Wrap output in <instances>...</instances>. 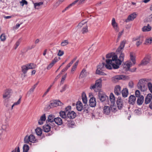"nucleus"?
I'll use <instances>...</instances> for the list:
<instances>
[{
  "label": "nucleus",
  "mask_w": 152,
  "mask_h": 152,
  "mask_svg": "<svg viewBox=\"0 0 152 152\" xmlns=\"http://www.w3.org/2000/svg\"><path fill=\"white\" fill-rule=\"evenodd\" d=\"M136 97L133 95H131L129 97V103L130 104L133 105L135 103Z\"/></svg>",
  "instance_id": "16"
},
{
  "label": "nucleus",
  "mask_w": 152,
  "mask_h": 152,
  "mask_svg": "<svg viewBox=\"0 0 152 152\" xmlns=\"http://www.w3.org/2000/svg\"><path fill=\"white\" fill-rule=\"evenodd\" d=\"M58 78H59V76L58 75L57 76H56V78H55V79L54 80V81L53 82L52 84L47 89L46 91L44 93V95L43 96V97L44 96H45L47 94V93L50 90V89L51 87L53 85L54 83L55 82L57 81V80Z\"/></svg>",
  "instance_id": "27"
},
{
  "label": "nucleus",
  "mask_w": 152,
  "mask_h": 152,
  "mask_svg": "<svg viewBox=\"0 0 152 152\" xmlns=\"http://www.w3.org/2000/svg\"><path fill=\"white\" fill-rule=\"evenodd\" d=\"M87 22V20H83L79 23L77 26L78 28H81L84 25L86 24Z\"/></svg>",
  "instance_id": "39"
},
{
  "label": "nucleus",
  "mask_w": 152,
  "mask_h": 152,
  "mask_svg": "<svg viewBox=\"0 0 152 152\" xmlns=\"http://www.w3.org/2000/svg\"><path fill=\"white\" fill-rule=\"evenodd\" d=\"M137 16V14L136 13L134 12L128 16L127 19H126L125 21L127 22L132 21Z\"/></svg>",
  "instance_id": "11"
},
{
  "label": "nucleus",
  "mask_w": 152,
  "mask_h": 152,
  "mask_svg": "<svg viewBox=\"0 0 152 152\" xmlns=\"http://www.w3.org/2000/svg\"><path fill=\"white\" fill-rule=\"evenodd\" d=\"M28 69H32L35 68L36 65L33 63L28 64L26 65Z\"/></svg>",
  "instance_id": "40"
},
{
  "label": "nucleus",
  "mask_w": 152,
  "mask_h": 152,
  "mask_svg": "<svg viewBox=\"0 0 152 152\" xmlns=\"http://www.w3.org/2000/svg\"><path fill=\"white\" fill-rule=\"evenodd\" d=\"M89 109V107L87 104H85L83 107L82 110H83V113L85 114L88 113V110Z\"/></svg>",
  "instance_id": "31"
},
{
  "label": "nucleus",
  "mask_w": 152,
  "mask_h": 152,
  "mask_svg": "<svg viewBox=\"0 0 152 152\" xmlns=\"http://www.w3.org/2000/svg\"><path fill=\"white\" fill-rule=\"evenodd\" d=\"M137 98V104L138 105H141L144 102V97L142 95L140 97Z\"/></svg>",
  "instance_id": "19"
},
{
  "label": "nucleus",
  "mask_w": 152,
  "mask_h": 152,
  "mask_svg": "<svg viewBox=\"0 0 152 152\" xmlns=\"http://www.w3.org/2000/svg\"><path fill=\"white\" fill-rule=\"evenodd\" d=\"M151 56L150 55H146L143 59L141 63L139 66H145L149 63L151 61Z\"/></svg>",
  "instance_id": "5"
},
{
  "label": "nucleus",
  "mask_w": 152,
  "mask_h": 152,
  "mask_svg": "<svg viewBox=\"0 0 152 152\" xmlns=\"http://www.w3.org/2000/svg\"><path fill=\"white\" fill-rule=\"evenodd\" d=\"M98 96L100 100L103 102L106 99H108V97L102 92H99L98 93Z\"/></svg>",
  "instance_id": "10"
},
{
  "label": "nucleus",
  "mask_w": 152,
  "mask_h": 152,
  "mask_svg": "<svg viewBox=\"0 0 152 152\" xmlns=\"http://www.w3.org/2000/svg\"><path fill=\"white\" fill-rule=\"evenodd\" d=\"M130 59L133 62V64H135L136 63L135 57L133 55L132 53H130Z\"/></svg>",
  "instance_id": "48"
},
{
  "label": "nucleus",
  "mask_w": 152,
  "mask_h": 152,
  "mask_svg": "<svg viewBox=\"0 0 152 152\" xmlns=\"http://www.w3.org/2000/svg\"><path fill=\"white\" fill-rule=\"evenodd\" d=\"M105 64L104 63L100 64L97 66V69L102 71H104L106 68L105 67Z\"/></svg>",
  "instance_id": "25"
},
{
  "label": "nucleus",
  "mask_w": 152,
  "mask_h": 152,
  "mask_svg": "<svg viewBox=\"0 0 152 152\" xmlns=\"http://www.w3.org/2000/svg\"><path fill=\"white\" fill-rule=\"evenodd\" d=\"M128 76L124 75H117L115 76L112 78V81L116 83L120 80H125L128 78Z\"/></svg>",
  "instance_id": "4"
},
{
  "label": "nucleus",
  "mask_w": 152,
  "mask_h": 152,
  "mask_svg": "<svg viewBox=\"0 0 152 152\" xmlns=\"http://www.w3.org/2000/svg\"><path fill=\"white\" fill-rule=\"evenodd\" d=\"M29 137L31 142L35 143L38 141L36 139L35 137L33 134H30L29 136Z\"/></svg>",
  "instance_id": "33"
},
{
  "label": "nucleus",
  "mask_w": 152,
  "mask_h": 152,
  "mask_svg": "<svg viewBox=\"0 0 152 152\" xmlns=\"http://www.w3.org/2000/svg\"><path fill=\"white\" fill-rule=\"evenodd\" d=\"M71 106H68L66 108H65V111L66 113L67 112L69 111V110H70L71 109Z\"/></svg>",
  "instance_id": "59"
},
{
  "label": "nucleus",
  "mask_w": 152,
  "mask_h": 152,
  "mask_svg": "<svg viewBox=\"0 0 152 152\" xmlns=\"http://www.w3.org/2000/svg\"><path fill=\"white\" fill-rule=\"evenodd\" d=\"M35 85H34L31 88L28 92V94H29L32 93L34 91V89L36 88Z\"/></svg>",
  "instance_id": "54"
},
{
  "label": "nucleus",
  "mask_w": 152,
  "mask_h": 152,
  "mask_svg": "<svg viewBox=\"0 0 152 152\" xmlns=\"http://www.w3.org/2000/svg\"><path fill=\"white\" fill-rule=\"evenodd\" d=\"M102 80L101 79H99L97 80L96 81V83L95 85H93L90 87L91 89H94V90L96 91V90L98 88H101L102 87Z\"/></svg>",
  "instance_id": "7"
},
{
  "label": "nucleus",
  "mask_w": 152,
  "mask_h": 152,
  "mask_svg": "<svg viewBox=\"0 0 152 152\" xmlns=\"http://www.w3.org/2000/svg\"><path fill=\"white\" fill-rule=\"evenodd\" d=\"M114 53H108L106 55V58H112L113 57L115 56L116 54H115Z\"/></svg>",
  "instance_id": "44"
},
{
  "label": "nucleus",
  "mask_w": 152,
  "mask_h": 152,
  "mask_svg": "<svg viewBox=\"0 0 152 152\" xmlns=\"http://www.w3.org/2000/svg\"><path fill=\"white\" fill-rule=\"evenodd\" d=\"M66 76V74L62 76V78L61 80V81L60 83V84H63L64 83V80Z\"/></svg>",
  "instance_id": "53"
},
{
  "label": "nucleus",
  "mask_w": 152,
  "mask_h": 152,
  "mask_svg": "<svg viewBox=\"0 0 152 152\" xmlns=\"http://www.w3.org/2000/svg\"><path fill=\"white\" fill-rule=\"evenodd\" d=\"M30 142V139L29 137V136L27 135L25 136L24 138V143H28L29 142Z\"/></svg>",
  "instance_id": "51"
},
{
  "label": "nucleus",
  "mask_w": 152,
  "mask_h": 152,
  "mask_svg": "<svg viewBox=\"0 0 152 152\" xmlns=\"http://www.w3.org/2000/svg\"><path fill=\"white\" fill-rule=\"evenodd\" d=\"M60 58L59 57H55L53 60L51 62L48 66L47 69H50L58 61L60 60Z\"/></svg>",
  "instance_id": "12"
},
{
  "label": "nucleus",
  "mask_w": 152,
  "mask_h": 152,
  "mask_svg": "<svg viewBox=\"0 0 152 152\" xmlns=\"http://www.w3.org/2000/svg\"><path fill=\"white\" fill-rule=\"evenodd\" d=\"M81 31L83 34L87 33L88 32V26L87 24L86 26L83 27Z\"/></svg>",
  "instance_id": "37"
},
{
  "label": "nucleus",
  "mask_w": 152,
  "mask_h": 152,
  "mask_svg": "<svg viewBox=\"0 0 152 152\" xmlns=\"http://www.w3.org/2000/svg\"><path fill=\"white\" fill-rule=\"evenodd\" d=\"M64 122L66 124H67L69 126H70V125H74L75 124V122L74 121H72L71 119H67Z\"/></svg>",
  "instance_id": "29"
},
{
  "label": "nucleus",
  "mask_w": 152,
  "mask_h": 152,
  "mask_svg": "<svg viewBox=\"0 0 152 152\" xmlns=\"http://www.w3.org/2000/svg\"><path fill=\"white\" fill-rule=\"evenodd\" d=\"M126 42L125 40L121 41L116 50L117 55L113 57L112 59H107L106 60V64H105V67L106 69H111L112 67L115 69L119 68L120 66L124 60L125 55L123 51Z\"/></svg>",
  "instance_id": "1"
},
{
  "label": "nucleus",
  "mask_w": 152,
  "mask_h": 152,
  "mask_svg": "<svg viewBox=\"0 0 152 152\" xmlns=\"http://www.w3.org/2000/svg\"><path fill=\"white\" fill-rule=\"evenodd\" d=\"M64 54V52L63 51H61L59 50L58 51V55L59 56H61Z\"/></svg>",
  "instance_id": "57"
},
{
  "label": "nucleus",
  "mask_w": 152,
  "mask_h": 152,
  "mask_svg": "<svg viewBox=\"0 0 152 152\" xmlns=\"http://www.w3.org/2000/svg\"><path fill=\"white\" fill-rule=\"evenodd\" d=\"M55 119V118L54 115L50 114L48 116V119L46 120V123L48 124L50 122L52 123V122H54Z\"/></svg>",
  "instance_id": "15"
},
{
  "label": "nucleus",
  "mask_w": 152,
  "mask_h": 152,
  "mask_svg": "<svg viewBox=\"0 0 152 152\" xmlns=\"http://www.w3.org/2000/svg\"><path fill=\"white\" fill-rule=\"evenodd\" d=\"M76 116V114L73 111H69L67 114L68 119H73L75 118Z\"/></svg>",
  "instance_id": "13"
},
{
  "label": "nucleus",
  "mask_w": 152,
  "mask_h": 152,
  "mask_svg": "<svg viewBox=\"0 0 152 152\" xmlns=\"http://www.w3.org/2000/svg\"><path fill=\"white\" fill-rule=\"evenodd\" d=\"M149 80L148 79L145 78L140 80L137 84L138 89L142 92L146 91L147 89V83L148 82Z\"/></svg>",
  "instance_id": "2"
},
{
  "label": "nucleus",
  "mask_w": 152,
  "mask_h": 152,
  "mask_svg": "<svg viewBox=\"0 0 152 152\" xmlns=\"http://www.w3.org/2000/svg\"><path fill=\"white\" fill-rule=\"evenodd\" d=\"M88 73L86 72V69H83L80 74V77L81 78H83L86 77Z\"/></svg>",
  "instance_id": "36"
},
{
  "label": "nucleus",
  "mask_w": 152,
  "mask_h": 152,
  "mask_svg": "<svg viewBox=\"0 0 152 152\" xmlns=\"http://www.w3.org/2000/svg\"><path fill=\"white\" fill-rule=\"evenodd\" d=\"M21 96L20 98L19 99H18V101L17 102H15L14 104V105H17L19 104L20 103V102L21 101Z\"/></svg>",
  "instance_id": "63"
},
{
  "label": "nucleus",
  "mask_w": 152,
  "mask_h": 152,
  "mask_svg": "<svg viewBox=\"0 0 152 152\" xmlns=\"http://www.w3.org/2000/svg\"><path fill=\"white\" fill-rule=\"evenodd\" d=\"M133 41H137L136 45L137 47H139L141 44L144 40L143 37L142 36H140L136 37L134 38L133 39Z\"/></svg>",
  "instance_id": "6"
},
{
  "label": "nucleus",
  "mask_w": 152,
  "mask_h": 152,
  "mask_svg": "<svg viewBox=\"0 0 152 152\" xmlns=\"http://www.w3.org/2000/svg\"><path fill=\"white\" fill-rule=\"evenodd\" d=\"M66 87L67 85L66 84L64 85L62 87V89L60 90V92H62L66 90Z\"/></svg>",
  "instance_id": "62"
},
{
  "label": "nucleus",
  "mask_w": 152,
  "mask_h": 152,
  "mask_svg": "<svg viewBox=\"0 0 152 152\" xmlns=\"http://www.w3.org/2000/svg\"><path fill=\"white\" fill-rule=\"evenodd\" d=\"M54 122L57 124L58 125H61L63 124L62 120L59 117L55 118Z\"/></svg>",
  "instance_id": "32"
},
{
  "label": "nucleus",
  "mask_w": 152,
  "mask_h": 152,
  "mask_svg": "<svg viewBox=\"0 0 152 152\" xmlns=\"http://www.w3.org/2000/svg\"><path fill=\"white\" fill-rule=\"evenodd\" d=\"M122 94L124 97H127L128 94V91L127 88H124L122 91Z\"/></svg>",
  "instance_id": "34"
},
{
  "label": "nucleus",
  "mask_w": 152,
  "mask_h": 152,
  "mask_svg": "<svg viewBox=\"0 0 152 152\" xmlns=\"http://www.w3.org/2000/svg\"><path fill=\"white\" fill-rule=\"evenodd\" d=\"M69 43L68 40H65L63 41L61 43V45L62 46H65Z\"/></svg>",
  "instance_id": "47"
},
{
  "label": "nucleus",
  "mask_w": 152,
  "mask_h": 152,
  "mask_svg": "<svg viewBox=\"0 0 152 152\" xmlns=\"http://www.w3.org/2000/svg\"><path fill=\"white\" fill-rule=\"evenodd\" d=\"M121 87L119 85L116 86L114 89V93L115 95H118L121 94Z\"/></svg>",
  "instance_id": "20"
},
{
  "label": "nucleus",
  "mask_w": 152,
  "mask_h": 152,
  "mask_svg": "<svg viewBox=\"0 0 152 152\" xmlns=\"http://www.w3.org/2000/svg\"><path fill=\"white\" fill-rule=\"evenodd\" d=\"M135 96L137 97H140L142 95H140V91L138 90H137L135 92Z\"/></svg>",
  "instance_id": "55"
},
{
  "label": "nucleus",
  "mask_w": 152,
  "mask_h": 152,
  "mask_svg": "<svg viewBox=\"0 0 152 152\" xmlns=\"http://www.w3.org/2000/svg\"><path fill=\"white\" fill-rule=\"evenodd\" d=\"M46 119V117L45 114H44L42 115L40 118V119L38 121V124L39 125H42L43 124L44 121H45Z\"/></svg>",
  "instance_id": "24"
},
{
  "label": "nucleus",
  "mask_w": 152,
  "mask_h": 152,
  "mask_svg": "<svg viewBox=\"0 0 152 152\" xmlns=\"http://www.w3.org/2000/svg\"><path fill=\"white\" fill-rule=\"evenodd\" d=\"M85 0H76L73 2L72 3L70 4L68 6L66 7L62 11V12H64L66 10H67L69 8H70L72 6L75 5V4H76L77 2H78V4H82L83 3L84 1Z\"/></svg>",
  "instance_id": "9"
},
{
  "label": "nucleus",
  "mask_w": 152,
  "mask_h": 152,
  "mask_svg": "<svg viewBox=\"0 0 152 152\" xmlns=\"http://www.w3.org/2000/svg\"><path fill=\"white\" fill-rule=\"evenodd\" d=\"M89 105L91 107H95L96 104V98L93 97H91L89 100Z\"/></svg>",
  "instance_id": "14"
},
{
  "label": "nucleus",
  "mask_w": 152,
  "mask_h": 152,
  "mask_svg": "<svg viewBox=\"0 0 152 152\" xmlns=\"http://www.w3.org/2000/svg\"><path fill=\"white\" fill-rule=\"evenodd\" d=\"M102 71H101L100 70L97 69L96 71V74L98 75L103 76L106 75L107 74L104 72H102Z\"/></svg>",
  "instance_id": "43"
},
{
  "label": "nucleus",
  "mask_w": 152,
  "mask_h": 152,
  "mask_svg": "<svg viewBox=\"0 0 152 152\" xmlns=\"http://www.w3.org/2000/svg\"><path fill=\"white\" fill-rule=\"evenodd\" d=\"M110 107L108 106H105L104 107L103 112L106 115H109L110 112Z\"/></svg>",
  "instance_id": "26"
},
{
  "label": "nucleus",
  "mask_w": 152,
  "mask_h": 152,
  "mask_svg": "<svg viewBox=\"0 0 152 152\" xmlns=\"http://www.w3.org/2000/svg\"><path fill=\"white\" fill-rule=\"evenodd\" d=\"M76 109L78 111H81L82 110L83 105L82 103L80 101H78L76 104Z\"/></svg>",
  "instance_id": "21"
},
{
  "label": "nucleus",
  "mask_w": 152,
  "mask_h": 152,
  "mask_svg": "<svg viewBox=\"0 0 152 152\" xmlns=\"http://www.w3.org/2000/svg\"><path fill=\"white\" fill-rule=\"evenodd\" d=\"M115 30V31L116 32H118L119 31V29L118 27V24L117 23H116V24H114L113 25H112Z\"/></svg>",
  "instance_id": "50"
},
{
  "label": "nucleus",
  "mask_w": 152,
  "mask_h": 152,
  "mask_svg": "<svg viewBox=\"0 0 152 152\" xmlns=\"http://www.w3.org/2000/svg\"><path fill=\"white\" fill-rule=\"evenodd\" d=\"M152 42V38H150L147 39L145 40V42L144 43V44L148 45V44H151Z\"/></svg>",
  "instance_id": "49"
},
{
  "label": "nucleus",
  "mask_w": 152,
  "mask_h": 152,
  "mask_svg": "<svg viewBox=\"0 0 152 152\" xmlns=\"http://www.w3.org/2000/svg\"><path fill=\"white\" fill-rule=\"evenodd\" d=\"M20 3H22V6H23L24 4L27 5L28 4V2L26 0H22V1L20 2Z\"/></svg>",
  "instance_id": "60"
},
{
  "label": "nucleus",
  "mask_w": 152,
  "mask_h": 152,
  "mask_svg": "<svg viewBox=\"0 0 152 152\" xmlns=\"http://www.w3.org/2000/svg\"><path fill=\"white\" fill-rule=\"evenodd\" d=\"M11 91V89H7L4 91L3 97L5 101L6 100V99H8L10 97Z\"/></svg>",
  "instance_id": "8"
},
{
  "label": "nucleus",
  "mask_w": 152,
  "mask_h": 152,
  "mask_svg": "<svg viewBox=\"0 0 152 152\" xmlns=\"http://www.w3.org/2000/svg\"><path fill=\"white\" fill-rule=\"evenodd\" d=\"M36 134L38 136L41 135L42 134V131L41 128L37 127L35 130Z\"/></svg>",
  "instance_id": "38"
},
{
  "label": "nucleus",
  "mask_w": 152,
  "mask_h": 152,
  "mask_svg": "<svg viewBox=\"0 0 152 152\" xmlns=\"http://www.w3.org/2000/svg\"><path fill=\"white\" fill-rule=\"evenodd\" d=\"M133 85L134 84L132 81L130 82L129 83V86L131 88L133 87Z\"/></svg>",
  "instance_id": "64"
},
{
  "label": "nucleus",
  "mask_w": 152,
  "mask_h": 152,
  "mask_svg": "<svg viewBox=\"0 0 152 152\" xmlns=\"http://www.w3.org/2000/svg\"><path fill=\"white\" fill-rule=\"evenodd\" d=\"M66 112L65 111H61L60 112V116L64 119V121L67 119H68L67 115H66Z\"/></svg>",
  "instance_id": "28"
},
{
  "label": "nucleus",
  "mask_w": 152,
  "mask_h": 152,
  "mask_svg": "<svg viewBox=\"0 0 152 152\" xmlns=\"http://www.w3.org/2000/svg\"><path fill=\"white\" fill-rule=\"evenodd\" d=\"M43 3L42 2H40L39 3H36L34 4V6L36 8L38 9L37 7H39L41 5H42L43 4Z\"/></svg>",
  "instance_id": "52"
},
{
  "label": "nucleus",
  "mask_w": 152,
  "mask_h": 152,
  "mask_svg": "<svg viewBox=\"0 0 152 152\" xmlns=\"http://www.w3.org/2000/svg\"><path fill=\"white\" fill-rule=\"evenodd\" d=\"M152 99V94H148L145 98V103L146 104H149L151 101Z\"/></svg>",
  "instance_id": "17"
},
{
  "label": "nucleus",
  "mask_w": 152,
  "mask_h": 152,
  "mask_svg": "<svg viewBox=\"0 0 152 152\" xmlns=\"http://www.w3.org/2000/svg\"><path fill=\"white\" fill-rule=\"evenodd\" d=\"M29 149V147L27 144H25L23 147V152H27Z\"/></svg>",
  "instance_id": "42"
},
{
  "label": "nucleus",
  "mask_w": 152,
  "mask_h": 152,
  "mask_svg": "<svg viewBox=\"0 0 152 152\" xmlns=\"http://www.w3.org/2000/svg\"><path fill=\"white\" fill-rule=\"evenodd\" d=\"M51 125L50 124L45 125L43 126V130L44 132H48L50 130L51 127L50 125Z\"/></svg>",
  "instance_id": "23"
},
{
  "label": "nucleus",
  "mask_w": 152,
  "mask_h": 152,
  "mask_svg": "<svg viewBox=\"0 0 152 152\" xmlns=\"http://www.w3.org/2000/svg\"><path fill=\"white\" fill-rule=\"evenodd\" d=\"M82 97L83 103L85 104H86L87 102V99L86 94L84 92L82 93Z\"/></svg>",
  "instance_id": "35"
},
{
  "label": "nucleus",
  "mask_w": 152,
  "mask_h": 152,
  "mask_svg": "<svg viewBox=\"0 0 152 152\" xmlns=\"http://www.w3.org/2000/svg\"><path fill=\"white\" fill-rule=\"evenodd\" d=\"M63 104V103L58 100H54L50 102V104L48 107V108L49 109L58 106H61Z\"/></svg>",
  "instance_id": "3"
},
{
  "label": "nucleus",
  "mask_w": 152,
  "mask_h": 152,
  "mask_svg": "<svg viewBox=\"0 0 152 152\" xmlns=\"http://www.w3.org/2000/svg\"><path fill=\"white\" fill-rule=\"evenodd\" d=\"M149 81V80L148 81ZM147 85L148 89L152 93V84L151 83L148 81L147 83Z\"/></svg>",
  "instance_id": "46"
},
{
  "label": "nucleus",
  "mask_w": 152,
  "mask_h": 152,
  "mask_svg": "<svg viewBox=\"0 0 152 152\" xmlns=\"http://www.w3.org/2000/svg\"><path fill=\"white\" fill-rule=\"evenodd\" d=\"M145 22L152 21V14L146 18L144 20Z\"/></svg>",
  "instance_id": "45"
},
{
  "label": "nucleus",
  "mask_w": 152,
  "mask_h": 152,
  "mask_svg": "<svg viewBox=\"0 0 152 152\" xmlns=\"http://www.w3.org/2000/svg\"><path fill=\"white\" fill-rule=\"evenodd\" d=\"M151 29V27L148 24L147 26H145L142 28V31L143 32L149 31Z\"/></svg>",
  "instance_id": "30"
},
{
  "label": "nucleus",
  "mask_w": 152,
  "mask_h": 152,
  "mask_svg": "<svg viewBox=\"0 0 152 152\" xmlns=\"http://www.w3.org/2000/svg\"><path fill=\"white\" fill-rule=\"evenodd\" d=\"M0 39L2 41H4L6 39V37L4 34H2L0 36Z\"/></svg>",
  "instance_id": "56"
},
{
  "label": "nucleus",
  "mask_w": 152,
  "mask_h": 152,
  "mask_svg": "<svg viewBox=\"0 0 152 152\" xmlns=\"http://www.w3.org/2000/svg\"><path fill=\"white\" fill-rule=\"evenodd\" d=\"M114 106H110V108H111V111L113 112H115L116 110V107H114Z\"/></svg>",
  "instance_id": "58"
},
{
  "label": "nucleus",
  "mask_w": 152,
  "mask_h": 152,
  "mask_svg": "<svg viewBox=\"0 0 152 152\" xmlns=\"http://www.w3.org/2000/svg\"><path fill=\"white\" fill-rule=\"evenodd\" d=\"M21 68L22 72L24 74H26L27 72V70L28 69L26 65L22 66Z\"/></svg>",
  "instance_id": "41"
},
{
  "label": "nucleus",
  "mask_w": 152,
  "mask_h": 152,
  "mask_svg": "<svg viewBox=\"0 0 152 152\" xmlns=\"http://www.w3.org/2000/svg\"><path fill=\"white\" fill-rule=\"evenodd\" d=\"M110 100L111 102L110 106H113L115 104V97L113 93H111L110 96Z\"/></svg>",
  "instance_id": "18"
},
{
  "label": "nucleus",
  "mask_w": 152,
  "mask_h": 152,
  "mask_svg": "<svg viewBox=\"0 0 152 152\" xmlns=\"http://www.w3.org/2000/svg\"><path fill=\"white\" fill-rule=\"evenodd\" d=\"M116 103L118 108L119 109H121L122 107V102L120 97L118 98Z\"/></svg>",
  "instance_id": "22"
},
{
  "label": "nucleus",
  "mask_w": 152,
  "mask_h": 152,
  "mask_svg": "<svg viewBox=\"0 0 152 152\" xmlns=\"http://www.w3.org/2000/svg\"><path fill=\"white\" fill-rule=\"evenodd\" d=\"M20 42L19 41H17L15 45V47H14V49L15 50L17 48H18V47L19 46V45H20Z\"/></svg>",
  "instance_id": "61"
}]
</instances>
